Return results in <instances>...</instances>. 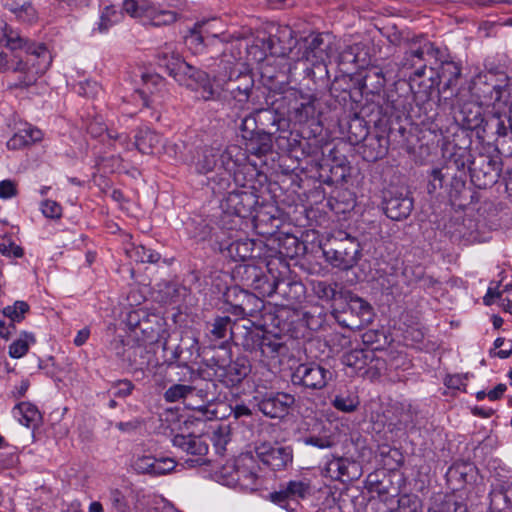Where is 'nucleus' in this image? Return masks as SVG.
Wrapping results in <instances>:
<instances>
[{"label": "nucleus", "instance_id": "nucleus-1", "mask_svg": "<svg viewBox=\"0 0 512 512\" xmlns=\"http://www.w3.org/2000/svg\"><path fill=\"white\" fill-rule=\"evenodd\" d=\"M0 45L8 49L0 52V72L20 74L10 87L33 85L52 63V55L44 44L29 42L5 22H0Z\"/></svg>", "mask_w": 512, "mask_h": 512}, {"label": "nucleus", "instance_id": "nucleus-2", "mask_svg": "<svg viewBox=\"0 0 512 512\" xmlns=\"http://www.w3.org/2000/svg\"><path fill=\"white\" fill-rule=\"evenodd\" d=\"M123 12L144 25L154 27L168 26L178 19V14L175 11L166 9L149 0H122V11L117 10L113 5L106 6L102 10L97 27L94 30H98L100 33L107 32L113 25L122 20Z\"/></svg>", "mask_w": 512, "mask_h": 512}, {"label": "nucleus", "instance_id": "nucleus-3", "mask_svg": "<svg viewBox=\"0 0 512 512\" xmlns=\"http://www.w3.org/2000/svg\"><path fill=\"white\" fill-rule=\"evenodd\" d=\"M471 162V153L465 148H456L441 168L433 169L428 183L429 193L443 186H450L451 197H456L466 185V166Z\"/></svg>", "mask_w": 512, "mask_h": 512}, {"label": "nucleus", "instance_id": "nucleus-4", "mask_svg": "<svg viewBox=\"0 0 512 512\" xmlns=\"http://www.w3.org/2000/svg\"><path fill=\"white\" fill-rule=\"evenodd\" d=\"M171 76L179 85L196 92L204 101L214 100L219 96L209 74L186 61L176 62V66L171 67Z\"/></svg>", "mask_w": 512, "mask_h": 512}, {"label": "nucleus", "instance_id": "nucleus-5", "mask_svg": "<svg viewBox=\"0 0 512 512\" xmlns=\"http://www.w3.org/2000/svg\"><path fill=\"white\" fill-rule=\"evenodd\" d=\"M257 459L272 471L286 470L293 462V449L277 442H263L255 447Z\"/></svg>", "mask_w": 512, "mask_h": 512}, {"label": "nucleus", "instance_id": "nucleus-6", "mask_svg": "<svg viewBox=\"0 0 512 512\" xmlns=\"http://www.w3.org/2000/svg\"><path fill=\"white\" fill-rule=\"evenodd\" d=\"M354 121L359 122L361 132H363V135H360V139H357V136L354 134V148L356 147V152L369 162L382 158L388 149L387 139L384 136L369 133L365 129L363 119H360L356 113H354Z\"/></svg>", "mask_w": 512, "mask_h": 512}, {"label": "nucleus", "instance_id": "nucleus-7", "mask_svg": "<svg viewBox=\"0 0 512 512\" xmlns=\"http://www.w3.org/2000/svg\"><path fill=\"white\" fill-rule=\"evenodd\" d=\"M411 44L412 46L410 50L405 53L402 60V67L405 69L415 68L413 74L420 78L425 74L426 70V65L422 64L424 56L428 55L437 58L440 51L423 35L413 37L411 39Z\"/></svg>", "mask_w": 512, "mask_h": 512}, {"label": "nucleus", "instance_id": "nucleus-8", "mask_svg": "<svg viewBox=\"0 0 512 512\" xmlns=\"http://www.w3.org/2000/svg\"><path fill=\"white\" fill-rule=\"evenodd\" d=\"M330 372L321 365L308 362L299 364L291 375V381L294 385H299L307 389H323L328 382Z\"/></svg>", "mask_w": 512, "mask_h": 512}, {"label": "nucleus", "instance_id": "nucleus-9", "mask_svg": "<svg viewBox=\"0 0 512 512\" xmlns=\"http://www.w3.org/2000/svg\"><path fill=\"white\" fill-rule=\"evenodd\" d=\"M133 145L143 154H159L164 152L169 156L176 157L181 152V145L164 143L162 136L149 128L138 130Z\"/></svg>", "mask_w": 512, "mask_h": 512}, {"label": "nucleus", "instance_id": "nucleus-10", "mask_svg": "<svg viewBox=\"0 0 512 512\" xmlns=\"http://www.w3.org/2000/svg\"><path fill=\"white\" fill-rule=\"evenodd\" d=\"M296 399L293 394L283 391H270L262 395L257 401L259 411L269 418H283L295 405Z\"/></svg>", "mask_w": 512, "mask_h": 512}, {"label": "nucleus", "instance_id": "nucleus-11", "mask_svg": "<svg viewBox=\"0 0 512 512\" xmlns=\"http://www.w3.org/2000/svg\"><path fill=\"white\" fill-rule=\"evenodd\" d=\"M311 493L308 479L290 480L280 485L279 490L269 494V500L281 508L288 509L290 502L298 503Z\"/></svg>", "mask_w": 512, "mask_h": 512}, {"label": "nucleus", "instance_id": "nucleus-12", "mask_svg": "<svg viewBox=\"0 0 512 512\" xmlns=\"http://www.w3.org/2000/svg\"><path fill=\"white\" fill-rule=\"evenodd\" d=\"M384 212L388 218L400 221L407 218L413 209V200L398 189H387L383 195Z\"/></svg>", "mask_w": 512, "mask_h": 512}, {"label": "nucleus", "instance_id": "nucleus-13", "mask_svg": "<svg viewBox=\"0 0 512 512\" xmlns=\"http://www.w3.org/2000/svg\"><path fill=\"white\" fill-rule=\"evenodd\" d=\"M327 45L321 34L311 33L299 39L298 49L295 51L293 60H306L316 65L325 60L327 56Z\"/></svg>", "mask_w": 512, "mask_h": 512}, {"label": "nucleus", "instance_id": "nucleus-14", "mask_svg": "<svg viewBox=\"0 0 512 512\" xmlns=\"http://www.w3.org/2000/svg\"><path fill=\"white\" fill-rule=\"evenodd\" d=\"M467 171L470 172L472 181L479 188L491 186L498 178L497 162L483 155L475 160L471 158V162L466 166Z\"/></svg>", "mask_w": 512, "mask_h": 512}, {"label": "nucleus", "instance_id": "nucleus-15", "mask_svg": "<svg viewBox=\"0 0 512 512\" xmlns=\"http://www.w3.org/2000/svg\"><path fill=\"white\" fill-rule=\"evenodd\" d=\"M176 461L170 457H154L152 455L137 456L132 462L133 470L138 474L162 476L172 472Z\"/></svg>", "mask_w": 512, "mask_h": 512}, {"label": "nucleus", "instance_id": "nucleus-16", "mask_svg": "<svg viewBox=\"0 0 512 512\" xmlns=\"http://www.w3.org/2000/svg\"><path fill=\"white\" fill-rule=\"evenodd\" d=\"M270 41L272 54L281 57H290L291 59L292 56H295L299 40L295 39L294 31L290 26H278L276 32L271 36Z\"/></svg>", "mask_w": 512, "mask_h": 512}, {"label": "nucleus", "instance_id": "nucleus-17", "mask_svg": "<svg viewBox=\"0 0 512 512\" xmlns=\"http://www.w3.org/2000/svg\"><path fill=\"white\" fill-rule=\"evenodd\" d=\"M357 81V88L362 96H376L382 91L385 85V77L381 69L376 66L367 67L354 75Z\"/></svg>", "mask_w": 512, "mask_h": 512}, {"label": "nucleus", "instance_id": "nucleus-18", "mask_svg": "<svg viewBox=\"0 0 512 512\" xmlns=\"http://www.w3.org/2000/svg\"><path fill=\"white\" fill-rule=\"evenodd\" d=\"M264 113L268 116V120L271 121L272 126H276V131L282 128L286 124V120L281 118L273 110L253 108L246 116L242 118L240 130L242 137L246 140L249 136L254 135L257 131V120L256 115Z\"/></svg>", "mask_w": 512, "mask_h": 512}, {"label": "nucleus", "instance_id": "nucleus-19", "mask_svg": "<svg viewBox=\"0 0 512 512\" xmlns=\"http://www.w3.org/2000/svg\"><path fill=\"white\" fill-rule=\"evenodd\" d=\"M186 295V287L176 282H160L154 291V299L165 305L180 304Z\"/></svg>", "mask_w": 512, "mask_h": 512}, {"label": "nucleus", "instance_id": "nucleus-20", "mask_svg": "<svg viewBox=\"0 0 512 512\" xmlns=\"http://www.w3.org/2000/svg\"><path fill=\"white\" fill-rule=\"evenodd\" d=\"M490 512H512V482L493 487L489 494Z\"/></svg>", "mask_w": 512, "mask_h": 512}, {"label": "nucleus", "instance_id": "nucleus-21", "mask_svg": "<svg viewBox=\"0 0 512 512\" xmlns=\"http://www.w3.org/2000/svg\"><path fill=\"white\" fill-rule=\"evenodd\" d=\"M3 7L22 23L33 24L38 20V13L30 0H2Z\"/></svg>", "mask_w": 512, "mask_h": 512}, {"label": "nucleus", "instance_id": "nucleus-22", "mask_svg": "<svg viewBox=\"0 0 512 512\" xmlns=\"http://www.w3.org/2000/svg\"><path fill=\"white\" fill-rule=\"evenodd\" d=\"M257 347L253 348L256 353L261 356V361L266 365H269L271 360L276 359L282 351L285 349L283 343L276 336L257 335L256 339Z\"/></svg>", "mask_w": 512, "mask_h": 512}, {"label": "nucleus", "instance_id": "nucleus-23", "mask_svg": "<svg viewBox=\"0 0 512 512\" xmlns=\"http://www.w3.org/2000/svg\"><path fill=\"white\" fill-rule=\"evenodd\" d=\"M257 200L254 195L247 192H232L226 199V205L238 217L246 218L252 214Z\"/></svg>", "mask_w": 512, "mask_h": 512}, {"label": "nucleus", "instance_id": "nucleus-24", "mask_svg": "<svg viewBox=\"0 0 512 512\" xmlns=\"http://www.w3.org/2000/svg\"><path fill=\"white\" fill-rule=\"evenodd\" d=\"M257 245H261L252 239L244 240H221L218 243V249L215 252L223 254L224 256H253V252Z\"/></svg>", "mask_w": 512, "mask_h": 512}, {"label": "nucleus", "instance_id": "nucleus-25", "mask_svg": "<svg viewBox=\"0 0 512 512\" xmlns=\"http://www.w3.org/2000/svg\"><path fill=\"white\" fill-rule=\"evenodd\" d=\"M246 159V153L240 146L229 145L223 152H219V170L222 169L228 175H232L245 163Z\"/></svg>", "mask_w": 512, "mask_h": 512}, {"label": "nucleus", "instance_id": "nucleus-26", "mask_svg": "<svg viewBox=\"0 0 512 512\" xmlns=\"http://www.w3.org/2000/svg\"><path fill=\"white\" fill-rule=\"evenodd\" d=\"M42 137L40 129L26 123L7 141V147L12 150L21 149L40 141Z\"/></svg>", "mask_w": 512, "mask_h": 512}, {"label": "nucleus", "instance_id": "nucleus-27", "mask_svg": "<svg viewBox=\"0 0 512 512\" xmlns=\"http://www.w3.org/2000/svg\"><path fill=\"white\" fill-rule=\"evenodd\" d=\"M174 447L191 455L204 456L208 452V444L200 436L177 434L172 438Z\"/></svg>", "mask_w": 512, "mask_h": 512}, {"label": "nucleus", "instance_id": "nucleus-28", "mask_svg": "<svg viewBox=\"0 0 512 512\" xmlns=\"http://www.w3.org/2000/svg\"><path fill=\"white\" fill-rule=\"evenodd\" d=\"M380 228L375 222H370L367 231L363 232L354 240H357L358 249L354 251V256H363L364 254L377 253L376 245L378 244Z\"/></svg>", "mask_w": 512, "mask_h": 512}, {"label": "nucleus", "instance_id": "nucleus-29", "mask_svg": "<svg viewBox=\"0 0 512 512\" xmlns=\"http://www.w3.org/2000/svg\"><path fill=\"white\" fill-rule=\"evenodd\" d=\"M143 88L136 91L141 98L143 106L149 107L155 102L153 96L156 92H161L165 86V80L158 74H144L142 76Z\"/></svg>", "mask_w": 512, "mask_h": 512}, {"label": "nucleus", "instance_id": "nucleus-30", "mask_svg": "<svg viewBox=\"0 0 512 512\" xmlns=\"http://www.w3.org/2000/svg\"><path fill=\"white\" fill-rule=\"evenodd\" d=\"M236 475L237 480L245 487L253 488L257 485L258 474L254 469V459L252 455L244 454L238 458Z\"/></svg>", "mask_w": 512, "mask_h": 512}, {"label": "nucleus", "instance_id": "nucleus-31", "mask_svg": "<svg viewBox=\"0 0 512 512\" xmlns=\"http://www.w3.org/2000/svg\"><path fill=\"white\" fill-rule=\"evenodd\" d=\"M12 414L23 426L36 427L41 422V414L38 408L29 402H21L14 406Z\"/></svg>", "mask_w": 512, "mask_h": 512}, {"label": "nucleus", "instance_id": "nucleus-32", "mask_svg": "<svg viewBox=\"0 0 512 512\" xmlns=\"http://www.w3.org/2000/svg\"><path fill=\"white\" fill-rule=\"evenodd\" d=\"M246 149L253 155H266L272 150V134L263 130L257 131L246 139Z\"/></svg>", "mask_w": 512, "mask_h": 512}, {"label": "nucleus", "instance_id": "nucleus-33", "mask_svg": "<svg viewBox=\"0 0 512 512\" xmlns=\"http://www.w3.org/2000/svg\"><path fill=\"white\" fill-rule=\"evenodd\" d=\"M194 391V386L186 385V384H173L168 387L164 394V400L169 403H174L178 401H182L188 408H198L191 401V395Z\"/></svg>", "mask_w": 512, "mask_h": 512}, {"label": "nucleus", "instance_id": "nucleus-34", "mask_svg": "<svg viewBox=\"0 0 512 512\" xmlns=\"http://www.w3.org/2000/svg\"><path fill=\"white\" fill-rule=\"evenodd\" d=\"M242 300L233 306L232 313L236 316H254L263 308V301L252 293L240 291Z\"/></svg>", "mask_w": 512, "mask_h": 512}, {"label": "nucleus", "instance_id": "nucleus-35", "mask_svg": "<svg viewBox=\"0 0 512 512\" xmlns=\"http://www.w3.org/2000/svg\"><path fill=\"white\" fill-rule=\"evenodd\" d=\"M350 465L351 461L348 458L335 457L327 462L325 475L345 484L350 481Z\"/></svg>", "mask_w": 512, "mask_h": 512}, {"label": "nucleus", "instance_id": "nucleus-36", "mask_svg": "<svg viewBox=\"0 0 512 512\" xmlns=\"http://www.w3.org/2000/svg\"><path fill=\"white\" fill-rule=\"evenodd\" d=\"M195 170L199 174H208L215 168L219 169V150L215 148H204L195 160Z\"/></svg>", "mask_w": 512, "mask_h": 512}, {"label": "nucleus", "instance_id": "nucleus-37", "mask_svg": "<svg viewBox=\"0 0 512 512\" xmlns=\"http://www.w3.org/2000/svg\"><path fill=\"white\" fill-rule=\"evenodd\" d=\"M222 370L223 373H220L219 376L225 378L224 382L226 385L234 386L247 376L249 367L245 364L244 360L237 359Z\"/></svg>", "mask_w": 512, "mask_h": 512}, {"label": "nucleus", "instance_id": "nucleus-38", "mask_svg": "<svg viewBox=\"0 0 512 512\" xmlns=\"http://www.w3.org/2000/svg\"><path fill=\"white\" fill-rule=\"evenodd\" d=\"M474 467L468 463L453 464L447 471V479L449 482H456V489H460L464 484L469 483Z\"/></svg>", "mask_w": 512, "mask_h": 512}, {"label": "nucleus", "instance_id": "nucleus-39", "mask_svg": "<svg viewBox=\"0 0 512 512\" xmlns=\"http://www.w3.org/2000/svg\"><path fill=\"white\" fill-rule=\"evenodd\" d=\"M356 311L357 318L359 319V323L356 324L354 322V330H361L362 328L368 326L372 323L374 319V312L371 305L365 302L362 298L354 296V312ZM356 335L354 334V339Z\"/></svg>", "mask_w": 512, "mask_h": 512}, {"label": "nucleus", "instance_id": "nucleus-40", "mask_svg": "<svg viewBox=\"0 0 512 512\" xmlns=\"http://www.w3.org/2000/svg\"><path fill=\"white\" fill-rule=\"evenodd\" d=\"M158 64L163 66L171 76V67L176 66V62H184L173 43L165 44L156 54Z\"/></svg>", "mask_w": 512, "mask_h": 512}, {"label": "nucleus", "instance_id": "nucleus-41", "mask_svg": "<svg viewBox=\"0 0 512 512\" xmlns=\"http://www.w3.org/2000/svg\"><path fill=\"white\" fill-rule=\"evenodd\" d=\"M512 99V84L505 83L504 85H496L490 92V101L487 105H492L494 108L501 109L509 104Z\"/></svg>", "mask_w": 512, "mask_h": 512}, {"label": "nucleus", "instance_id": "nucleus-42", "mask_svg": "<svg viewBox=\"0 0 512 512\" xmlns=\"http://www.w3.org/2000/svg\"><path fill=\"white\" fill-rule=\"evenodd\" d=\"M35 343V337L32 333L22 332L16 340L9 346V356L11 358H21L25 356L32 344Z\"/></svg>", "mask_w": 512, "mask_h": 512}, {"label": "nucleus", "instance_id": "nucleus-43", "mask_svg": "<svg viewBox=\"0 0 512 512\" xmlns=\"http://www.w3.org/2000/svg\"><path fill=\"white\" fill-rule=\"evenodd\" d=\"M228 331H230L231 338L236 339V334L234 332L233 326H231V319L228 316L217 317L213 324L212 329L210 330L211 335L215 340L223 339L227 336Z\"/></svg>", "mask_w": 512, "mask_h": 512}, {"label": "nucleus", "instance_id": "nucleus-44", "mask_svg": "<svg viewBox=\"0 0 512 512\" xmlns=\"http://www.w3.org/2000/svg\"><path fill=\"white\" fill-rule=\"evenodd\" d=\"M251 93V84H247L244 87H237L231 90L233 98V106L238 111H249L252 110L249 107V98Z\"/></svg>", "mask_w": 512, "mask_h": 512}, {"label": "nucleus", "instance_id": "nucleus-45", "mask_svg": "<svg viewBox=\"0 0 512 512\" xmlns=\"http://www.w3.org/2000/svg\"><path fill=\"white\" fill-rule=\"evenodd\" d=\"M29 310V305L25 301H16L13 305L5 307L2 311V317L12 323H19L24 319V315Z\"/></svg>", "mask_w": 512, "mask_h": 512}, {"label": "nucleus", "instance_id": "nucleus-46", "mask_svg": "<svg viewBox=\"0 0 512 512\" xmlns=\"http://www.w3.org/2000/svg\"><path fill=\"white\" fill-rule=\"evenodd\" d=\"M432 512H467V505L456 495H447Z\"/></svg>", "mask_w": 512, "mask_h": 512}, {"label": "nucleus", "instance_id": "nucleus-47", "mask_svg": "<svg viewBox=\"0 0 512 512\" xmlns=\"http://www.w3.org/2000/svg\"><path fill=\"white\" fill-rule=\"evenodd\" d=\"M460 74L461 69L455 62L447 61L442 63L440 77L445 80L447 87L454 85Z\"/></svg>", "mask_w": 512, "mask_h": 512}, {"label": "nucleus", "instance_id": "nucleus-48", "mask_svg": "<svg viewBox=\"0 0 512 512\" xmlns=\"http://www.w3.org/2000/svg\"><path fill=\"white\" fill-rule=\"evenodd\" d=\"M421 500L416 495L404 494L398 499V512H421Z\"/></svg>", "mask_w": 512, "mask_h": 512}, {"label": "nucleus", "instance_id": "nucleus-49", "mask_svg": "<svg viewBox=\"0 0 512 512\" xmlns=\"http://www.w3.org/2000/svg\"><path fill=\"white\" fill-rule=\"evenodd\" d=\"M209 36L205 35L202 27L193 29L186 37V43L190 48H194L195 52H200L203 49Z\"/></svg>", "mask_w": 512, "mask_h": 512}, {"label": "nucleus", "instance_id": "nucleus-50", "mask_svg": "<svg viewBox=\"0 0 512 512\" xmlns=\"http://www.w3.org/2000/svg\"><path fill=\"white\" fill-rule=\"evenodd\" d=\"M109 501L111 507L116 512H131L130 506L124 494L119 489H111L109 491Z\"/></svg>", "mask_w": 512, "mask_h": 512}, {"label": "nucleus", "instance_id": "nucleus-51", "mask_svg": "<svg viewBox=\"0 0 512 512\" xmlns=\"http://www.w3.org/2000/svg\"><path fill=\"white\" fill-rule=\"evenodd\" d=\"M354 373L364 375L363 368L368 364V360H372V351L354 348Z\"/></svg>", "mask_w": 512, "mask_h": 512}, {"label": "nucleus", "instance_id": "nucleus-52", "mask_svg": "<svg viewBox=\"0 0 512 512\" xmlns=\"http://www.w3.org/2000/svg\"><path fill=\"white\" fill-rule=\"evenodd\" d=\"M273 279L270 281V280H264L263 284L261 285V281L262 279L259 278V277H256L255 279V288L256 289H260V293L263 295V296H267V297H271L274 293H276V290H277V287H278V284H279V280H278V277L276 276H272Z\"/></svg>", "mask_w": 512, "mask_h": 512}, {"label": "nucleus", "instance_id": "nucleus-53", "mask_svg": "<svg viewBox=\"0 0 512 512\" xmlns=\"http://www.w3.org/2000/svg\"><path fill=\"white\" fill-rule=\"evenodd\" d=\"M41 211L47 218L58 219L62 216V207L56 201L47 199L41 203Z\"/></svg>", "mask_w": 512, "mask_h": 512}, {"label": "nucleus", "instance_id": "nucleus-54", "mask_svg": "<svg viewBox=\"0 0 512 512\" xmlns=\"http://www.w3.org/2000/svg\"><path fill=\"white\" fill-rule=\"evenodd\" d=\"M18 194L17 183L11 179L0 181V199L8 200Z\"/></svg>", "mask_w": 512, "mask_h": 512}, {"label": "nucleus", "instance_id": "nucleus-55", "mask_svg": "<svg viewBox=\"0 0 512 512\" xmlns=\"http://www.w3.org/2000/svg\"><path fill=\"white\" fill-rule=\"evenodd\" d=\"M0 253L4 256H23V249L21 246L17 245L10 239H4L2 243H0Z\"/></svg>", "mask_w": 512, "mask_h": 512}, {"label": "nucleus", "instance_id": "nucleus-56", "mask_svg": "<svg viewBox=\"0 0 512 512\" xmlns=\"http://www.w3.org/2000/svg\"><path fill=\"white\" fill-rule=\"evenodd\" d=\"M195 393L191 395V401L199 406L198 408H194L195 410H202L205 408V404L210 401L207 388H197L194 387Z\"/></svg>", "mask_w": 512, "mask_h": 512}, {"label": "nucleus", "instance_id": "nucleus-57", "mask_svg": "<svg viewBox=\"0 0 512 512\" xmlns=\"http://www.w3.org/2000/svg\"><path fill=\"white\" fill-rule=\"evenodd\" d=\"M312 106L309 103H301L293 111V118L298 123H305L312 113Z\"/></svg>", "mask_w": 512, "mask_h": 512}, {"label": "nucleus", "instance_id": "nucleus-58", "mask_svg": "<svg viewBox=\"0 0 512 512\" xmlns=\"http://www.w3.org/2000/svg\"><path fill=\"white\" fill-rule=\"evenodd\" d=\"M212 440L217 452L222 454L226 450V445L229 441L227 433L220 429L214 432Z\"/></svg>", "mask_w": 512, "mask_h": 512}, {"label": "nucleus", "instance_id": "nucleus-59", "mask_svg": "<svg viewBox=\"0 0 512 512\" xmlns=\"http://www.w3.org/2000/svg\"><path fill=\"white\" fill-rule=\"evenodd\" d=\"M364 487L369 492L382 493L384 491L382 488V483L379 480V476L376 473H371L368 475L367 479L364 481Z\"/></svg>", "mask_w": 512, "mask_h": 512}, {"label": "nucleus", "instance_id": "nucleus-60", "mask_svg": "<svg viewBox=\"0 0 512 512\" xmlns=\"http://www.w3.org/2000/svg\"><path fill=\"white\" fill-rule=\"evenodd\" d=\"M100 87L95 81H85L80 83L78 93L87 97H94Z\"/></svg>", "mask_w": 512, "mask_h": 512}, {"label": "nucleus", "instance_id": "nucleus-61", "mask_svg": "<svg viewBox=\"0 0 512 512\" xmlns=\"http://www.w3.org/2000/svg\"><path fill=\"white\" fill-rule=\"evenodd\" d=\"M133 387L129 380H121L115 385L113 395L116 397H126L131 394Z\"/></svg>", "mask_w": 512, "mask_h": 512}, {"label": "nucleus", "instance_id": "nucleus-62", "mask_svg": "<svg viewBox=\"0 0 512 512\" xmlns=\"http://www.w3.org/2000/svg\"><path fill=\"white\" fill-rule=\"evenodd\" d=\"M304 443L307 445H311L317 447L319 449L328 448L331 446L332 442L328 437H319V436H310L304 439Z\"/></svg>", "mask_w": 512, "mask_h": 512}, {"label": "nucleus", "instance_id": "nucleus-63", "mask_svg": "<svg viewBox=\"0 0 512 512\" xmlns=\"http://www.w3.org/2000/svg\"><path fill=\"white\" fill-rule=\"evenodd\" d=\"M333 406L342 412H352V400L349 397L336 396Z\"/></svg>", "mask_w": 512, "mask_h": 512}, {"label": "nucleus", "instance_id": "nucleus-64", "mask_svg": "<svg viewBox=\"0 0 512 512\" xmlns=\"http://www.w3.org/2000/svg\"><path fill=\"white\" fill-rule=\"evenodd\" d=\"M15 331V325L11 321H6V318L0 317V337L9 339L12 333Z\"/></svg>", "mask_w": 512, "mask_h": 512}]
</instances>
